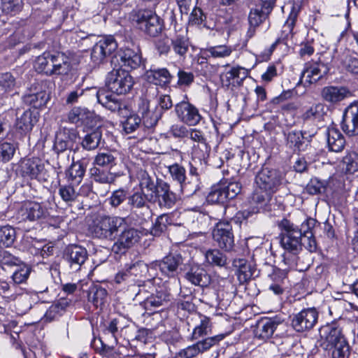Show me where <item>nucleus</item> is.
Masks as SVG:
<instances>
[{"instance_id":"f257e3e1","label":"nucleus","mask_w":358,"mask_h":358,"mask_svg":"<svg viewBox=\"0 0 358 358\" xmlns=\"http://www.w3.org/2000/svg\"><path fill=\"white\" fill-rule=\"evenodd\" d=\"M96 98L98 102L103 107L126 118L122 122L123 130L126 134H131L137 132L138 136H134V137L138 138H143L146 136L138 115L131 114L129 107L117 99L116 96L110 94L105 90H100L96 93Z\"/></svg>"},{"instance_id":"f03ea898","label":"nucleus","mask_w":358,"mask_h":358,"mask_svg":"<svg viewBox=\"0 0 358 358\" xmlns=\"http://www.w3.org/2000/svg\"><path fill=\"white\" fill-rule=\"evenodd\" d=\"M320 336L321 347L325 350H332L335 357H340L341 354L343 355L349 351V345L336 322L321 327Z\"/></svg>"},{"instance_id":"7ed1b4c3","label":"nucleus","mask_w":358,"mask_h":358,"mask_svg":"<svg viewBox=\"0 0 358 358\" xmlns=\"http://www.w3.org/2000/svg\"><path fill=\"white\" fill-rule=\"evenodd\" d=\"M129 19L136 29L150 37L158 36L164 28L163 20L151 9L133 10Z\"/></svg>"},{"instance_id":"20e7f679","label":"nucleus","mask_w":358,"mask_h":358,"mask_svg":"<svg viewBox=\"0 0 358 358\" xmlns=\"http://www.w3.org/2000/svg\"><path fill=\"white\" fill-rule=\"evenodd\" d=\"M125 224L124 218L102 215L97 217L90 227L92 235L100 240L114 241Z\"/></svg>"},{"instance_id":"39448f33","label":"nucleus","mask_w":358,"mask_h":358,"mask_svg":"<svg viewBox=\"0 0 358 358\" xmlns=\"http://www.w3.org/2000/svg\"><path fill=\"white\" fill-rule=\"evenodd\" d=\"M281 229L280 245L287 252H296L302 243L301 233L299 227L287 219H282L278 224Z\"/></svg>"},{"instance_id":"423d86ee","label":"nucleus","mask_w":358,"mask_h":358,"mask_svg":"<svg viewBox=\"0 0 358 358\" xmlns=\"http://www.w3.org/2000/svg\"><path fill=\"white\" fill-rule=\"evenodd\" d=\"M133 85V78L128 71L121 68L113 69L108 73L106 79V85L110 90V94H112L110 92L117 94H126L131 90Z\"/></svg>"},{"instance_id":"0eeeda50","label":"nucleus","mask_w":358,"mask_h":358,"mask_svg":"<svg viewBox=\"0 0 358 358\" xmlns=\"http://www.w3.org/2000/svg\"><path fill=\"white\" fill-rule=\"evenodd\" d=\"M330 55L331 52H326L322 55L323 60L320 59L318 62L306 63L302 72L301 80L312 84L326 75L329 71V66L333 64Z\"/></svg>"},{"instance_id":"6e6552de","label":"nucleus","mask_w":358,"mask_h":358,"mask_svg":"<svg viewBox=\"0 0 358 358\" xmlns=\"http://www.w3.org/2000/svg\"><path fill=\"white\" fill-rule=\"evenodd\" d=\"M141 238V232L131 227H125V224L120 231L114 243L112 251L115 254H124L126 252L137 243Z\"/></svg>"},{"instance_id":"1a4fd4ad","label":"nucleus","mask_w":358,"mask_h":358,"mask_svg":"<svg viewBox=\"0 0 358 358\" xmlns=\"http://www.w3.org/2000/svg\"><path fill=\"white\" fill-rule=\"evenodd\" d=\"M213 240L221 250L231 252L235 246L234 235L231 225L226 222H219L212 232Z\"/></svg>"},{"instance_id":"9d476101","label":"nucleus","mask_w":358,"mask_h":358,"mask_svg":"<svg viewBox=\"0 0 358 358\" xmlns=\"http://www.w3.org/2000/svg\"><path fill=\"white\" fill-rule=\"evenodd\" d=\"M48 215V209L41 203L27 201L22 203L17 213V217L22 222H38Z\"/></svg>"},{"instance_id":"9b49d317","label":"nucleus","mask_w":358,"mask_h":358,"mask_svg":"<svg viewBox=\"0 0 358 358\" xmlns=\"http://www.w3.org/2000/svg\"><path fill=\"white\" fill-rule=\"evenodd\" d=\"M49 84L48 80L34 83L29 90L30 93L23 96L24 102L36 108L44 106L50 99Z\"/></svg>"},{"instance_id":"f8f14e48","label":"nucleus","mask_w":358,"mask_h":358,"mask_svg":"<svg viewBox=\"0 0 358 358\" xmlns=\"http://www.w3.org/2000/svg\"><path fill=\"white\" fill-rule=\"evenodd\" d=\"M282 176L275 169L263 167L257 174L255 182L258 187L275 192L281 185Z\"/></svg>"},{"instance_id":"ddd939ff","label":"nucleus","mask_w":358,"mask_h":358,"mask_svg":"<svg viewBox=\"0 0 358 358\" xmlns=\"http://www.w3.org/2000/svg\"><path fill=\"white\" fill-rule=\"evenodd\" d=\"M276 0H257L255 8H251L248 16L251 27H257L268 18Z\"/></svg>"},{"instance_id":"4468645a","label":"nucleus","mask_w":358,"mask_h":358,"mask_svg":"<svg viewBox=\"0 0 358 358\" xmlns=\"http://www.w3.org/2000/svg\"><path fill=\"white\" fill-rule=\"evenodd\" d=\"M318 313L315 308L303 309L294 314L292 320L293 328L298 332L311 329L317 323Z\"/></svg>"},{"instance_id":"2eb2a0df","label":"nucleus","mask_w":358,"mask_h":358,"mask_svg":"<svg viewBox=\"0 0 358 358\" xmlns=\"http://www.w3.org/2000/svg\"><path fill=\"white\" fill-rule=\"evenodd\" d=\"M249 76V70L241 66L231 67L220 76L222 84L227 89L234 90L241 87Z\"/></svg>"},{"instance_id":"dca6fc26","label":"nucleus","mask_w":358,"mask_h":358,"mask_svg":"<svg viewBox=\"0 0 358 358\" xmlns=\"http://www.w3.org/2000/svg\"><path fill=\"white\" fill-rule=\"evenodd\" d=\"M334 65L339 64L343 69L352 74H358V59L350 55L346 49H334L330 55Z\"/></svg>"},{"instance_id":"f3484780","label":"nucleus","mask_w":358,"mask_h":358,"mask_svg":"<svg viewBox=\"0 0 358 358\" xmlns=\"http://www.w3.org/2000/svg\"><path fill=\"white\" fill-rule=\"evenodd\" d=\"M341 125L347 135H358V101L352 103L345 109Z\"/></svg>"},{"instance_id":"a211bd4d","label":"nucleus","mask_w":358,"mask_h":358,"mask_svg":"<svg viewBox=\"0 0 358 358\" xmlns=\"http://www.w3.org/2000/svg\"><path fill=\"white\" fill-rule=\"evenodd\" d=\"M175 112L178 119L189 126L196 125L201 119L198 109L188 101L176 104Z\"/></svg>"},{"instance_id":"6ab92c4d","label":"nucleus","mask_w":358,"mask_h":358,"mask_svg":"<svg viewBox=\"0 0 358 358\" xmlns=\"http://www.w3.org/2000/svg\"><path fill=\"white\" fill-rule=\"evenodd\" d=\"M153 195V201L157 203L160 208H171L177 201V196L170 189V185L165 181L159 180L158 188Z\"/></svg>"},{"instance_id":"aec40b11","label":"nucleus","mask_w":358,"mask_h":358,"mask_svg":"<svg viewBox=\"0 0 358 358\" xmlns=\"http://www.w3.org/2000/svg\"><path fill=\"white\" fill-rule=\"evenodd\" d=\"M117 48V44L112 36L98 41L93 47L91 58L95 64L101 63L108 55H111Z\"/></svg>"},{"instance_id":"412c9836","label":"nucleus","mask_w":358,"mask_h":358,"mask_svg":"<svg viewBox=\"0 0 358 358\" xmlns=\"http://www.w3.org/2000/svg\"><path fill=\"white\" fill-rule=\"evenodd\" d=\"M20 170L23 177L31 179H39L45 176V165L38 158L24 159L20 165Z\"/></svg>"},{"instance_id":"4be33fe9","label":"nucleus","mask_w":358,"mask_h":358,"mask_svg":"<svg viewBox=\"0 0 358 358\" xmlns=\"http://www.w3.org/2000/svg\"><path fill=\"white\" fill-rule=\"evenodd\" d=\"M77 138L78 134L73 128L61 127L56 134L54 149L59 153L72 148Z\"/></svg>"},{"instance_id":"5701e85b","label":"nucleus","mask_w":358,"mask_h":358,"mask_svg":"<svg viewBox=\"0 0 358 358\" xmlns=\"http://www.w3.org/2000/svg\"><path fill=\"white\" fill-rule=\"evenodd\" d=\"M283 320L279 317L264 318L258 321L255 331V337L262 341L271 338L277 327L282 324Z\"/></svg>"},{"instance_id":"b1692460","label":"nucleus","mask_w":358,"mask_h":358,"mask_svg":"<svg viewBox=\"0 0 358 358\" xmlns=\"http://www.w3.org/2000/svg\"><path fill=\"white\" fill-rule=\"evenodd\" d=\"M87 250L78 245H69L65 250L64 257L71 268L78 271L87 259Z\"/></svg>"},{"instance_id":"393cba45","label":"nucleus","mask_w":358,"mask_h":358,"mask_svg":"<svg viewBox=\"0 0 358 358\" xmlns=\"http://www.w3.org/2000/svg\"><path fill=\"white\" fill-rule=\"evenodd\" d=\"M182 258L178 254H169L156 262V266L168 277H174L178 272V267L182 264Z\"/></svg>"},{"instance_id":"a878e982","label":"nucleus","mask_w":358,"mask_h":358,"mask_svg":"<svg viewBox=\"0 0 358 358\" xmlns=\"http://www.w3.org/2000/svg\"><path fill=\"white\" fill-rule=\"evenodd\" d=\"M187 138L197 143L193 145L192 154L200 159H204L210 151V147L204 138L203 132L196 129L189 128L188 137Z\"/></svg>"},{"instance_id":"bb28decb","label":"nucleus","mask_w":358,"mask_h":358,"mask_svg":"<svg viewBox=\"0 0 358 358\" xmlns=\"http://www.w3.org/2000/svg\"><path fill=\"white\" fill-rule=\"evenodd\" d=\"M233 266L236 268V275L241 284L258 276V271L255 267L246 259H235L233 261Z\"/></svg>"},{"instance_id":"cd10ccee","label":"nucleus","mask_w":358,"mask_h":358,"mask_svg":"<svg viewBox=\"0 0 358 358\" xmlns=\"http://www.w3.org/2000/svg\"><path fill=\"white\" fill-rule=\"evenodd\" d=\"M137 113L141 119L142 127L146 133L148 129L154 127L158 122L159 116L150 110L149 101L147 100L141 99L140 101Z\"/></svg>"},{"instance_id":"c85d7f7f","label":"nucleus","mask_w":358,"mask_h":358,"mask_svg":"<svg viewBox=\"0 0 358 358\" xmlns=\"http://www.w3.org/2000/svg\"><path fill=\"white\" fill-rule=\"evenodd\" d=\"M306 132L292 131L287 134L286 145L294 152L305 151L309 145L310 140L305 136Z\"/></svg>"},{"instance_id":"c756f323","label":"nucleus","mask_w":358,"mask_h":358,"mask_svg":"<svg viewBox=\"0 0 358 358\" xmlns=\"http://www.w3.org/2000/svg\"><path fill=\"white\" fill-rule=\"evenodd\" d=\"M351 95V92L345 87L329 86L322 91V99L331 103L340 102Z\"/></svg>"},{"instance_id":"7c9ffc66","label":"nucleus","mask_w":358,"mask_h":358,"mask_svg":"<svg viewBox=\"0 0 358 358\" xmlns=\"http://www.w3.org/2000/svg\"><path fill=\"white\" fill-rule=\"evenodd\" d=\"M171 296L164 290L160 289L148 296L143 305L146 310H153L159 308L166 307L171 301Z\"/></svg>"},{"instance_id":"2f4dec72","label":"nucleus","mask_w":358,"mask_h":358,"mask_svg":"<svg viewBox=\"0 0 358 358\" xmlns=\"http://www.w3.org/2000/svg\"><path fill=\"white\" fill-rule=\"evenodd\" d=\"M153 195L145 194L144 192L137 191L132 195L128 196V204L131 207L133 213H136V210L143 209L146 211L147 215L150 213L149 206L147 202L153 201Z\"/></svg>"},{"instance_id":"473e14b6","label":"nucleus","mask_w":358,"mask_h":358,"mask_svg":"<svg viewBox=\"0 0 358 358\" xmlns=\"http://www.w3.org/2000/svg\"><path fill=\"white\" fill-rule=\"evenodd\" d=\"M104 141L102 138V129L97 127L87 132L82 138L81 146L83 149L90 151L99 148L101 144L103 145Z\"/></svg>"},{"instance_id":"72a5a7b5","label":"nucleus","mask_w":358,"mask_h":358,"mask_svg":"<svg viewBox=\"0 0 358 358\" xmlns=\"http://www.w3.org/2000/svg\"><path fill=\"white\" fill-rule=\"evenodd\" d=\"M327 144L332 152H341L345 145V140L341 131L335 127H329L327 132Z\"/></svg>"},{"instance_id":"f704fd0d","label":"nucleus","mask_w":358,"mask_h":358,"mask_svg":"<svg viewBox=\"0 0 358 358\" xmlns=\"http://www.w3.org/2000/svg\"><path fill=\"white\" fill-rule=\"evenodd\" d=\"M185 278L194 285L207 287L210 282V277L205 269L195 266L185 274Z\"/></svg>"},{"instance_id":"c9c22d12","label":"nucleus","mask_w":358,"mask_h":358,"mask_svg":"<svg viewBox=\"0 0 358 358\" xmlns=\"http://www.w3.org/2000/svg\"><path fill=\"white\" fill-rule=\"evenodd\" d=\"M146 78L151 83L164 86L171 83L173 76L166 69L162 68L147 71Z\"/></svg>"},{"instance_id":"e433bc0d","label":"nucleus","mask_w":358,"mask_h":358,"mask_svg":"<svg viewBox=\"0 0 358 358\" xmlns=\"http://www.w3.org/2000/svg\"><path fill=\"white\" fill-rule=\"evenodd\" d=\"M138 185L140 192L145 193V194H154L158 188V182H155L154 178L143 170H140L137 173Z\"/></svg>"},{"instance_id":"4c0bfd02","label":"nucleus","mask_w":358,"mask_h":358,"mask_svg":"<svg viewBox=\"0 0 358 358\" xmlns=\"http://www.w3.org/2000/svg\"><path fill=\"white\" fill-rule=\"evenodd\" d=\"M71 69V62L64 54L57 53L54 55L52 68L50 76L67 75Z\"/></svg>"},{"instance_id":"58836bf2","label":"nucleus","mask_w":358,"mask_h":358,"mask_svg":"<svg viewBox=\"0 0 358 358\" xmlns=\"http://www.w3.org/2000/svg\"><path fill=\"white\" fill-rule=\"evenodd\" d=\"M108 292L99 285L92 286L87 293L88 301L96 308L101 307L106 301Z\"/></svg>"},{"instance_id":"ea45409f","label":"nucleus","mask_w":358,"mask_h":358,"mask_svg":"<svg viewBox=\"0 0 358 358\" xmlns=\"http://www.w3.org/2000/svg\"><path fill=\"white\" fill-rule=\"evenodd\" d=\"M85 168L80 162H73L66 171V176L68 182L73 185H78L82 182L85 176Z\"/></svg>"},{"instance_id":"a19ab883","label":"nucleus","mask_w":358,"mask_h":358,"mask_svg":"<svg viewBox=\"0 0 358 358\" xmlns=\"http://www.w3.org/2000/svg\"><path fill=\"white\" fill-rule=\"evenodd\" d=\"M275 192H268L257 186L251 199V203L255 204L257 208H266L269 204Z\"/></svg>"},{"instance_id":"79ce46f5","label":"nucleus","mask_w":358,"mask_h":358,"mask_svg":"<svg viewBox=\"0 0 358 358\" xmlns=\"http://www.w3.org/2000/svg\"><path fill=\"white\" fill-rule=\"evenodd\" d=\"M121 61L125 67L136 69L140 66L142 57L141 54L130 48H126L120 55Z\"/></svg>"},{"instance_id":"37998d69","label":"nucleus","mask_w":358,"mask_h":358,"mask_svg":"<svg viewBox=\"0 0 358 358\" xmlns=\"http://www.w3.org/2000/svg\"><path fill=\"white\" fill-rule=\"evenodd\" d=\"M54 55L50 52H44L38 56L34 64V68L38 73H43L50 76L52 68Z\"/></svg>"},{"instance_id":"c03bdc74","label":"nucleus","mask_w":358,"mask_h":358,"mask_svg":"<svg viewBox=\"0 0 358 358\" xmlns=\"http://www.w3.org/2000/svg\"><path fill=\"white\" fill-rule=\"evenodd\" d=\"M326 114V106L324 104L317 103L312 105L303 114L302 119L304 121H320Z\"/></svg>"},{"instance_id":"a18cd8bd","label":"nucleus","mask_w":358,"mask_h":358,"mask_svg":"<svg viewBox=\"0 0 358 358\" xmlns=\"http://www.w3.org/2000/svg\"><path fill=\"white\" fill-rule=\"evenodd\" d=\"M206 262L210 266L223 267L227 264V256L218 249H208L205 252Z\"/></svg>"},{"instance_id":"49530a36","label":"nucleus","mask_w":358,"mask_h":358,"mask_svg":"<svg viewBox=\"0 0 358 358\" xmlns=\"http://www.w3.org/2000/svg\"><path fill=\"white\" fill-rule=\"evenodd\" d=\"M117 153L111 151L99 152L94 161V164L101 167L111 169L117 164Z\"/></svg>"},{"instance_id":"de8ad7c7","label":"nucleus","mask_w":358,"mask_h":358,"mask_svg":"<svg viewBox=\"0 0 358 358\" xmlns=\"http://www.w3.org/2000/svg\"><path fill=\"white\" fill-rule=\"evenodd\" d=\"M171 45L177 55L185 57L189 50V41L186 36L179 34L171 39Z\"/></svg>"},{"instance_id":"09e8293b","label":"nucleus","mask_w":358,"mask_h":358,"mask_svg":"<svg viewBox=\"0 0 358 358\" xmlns=\"http://www.w3.org/2000/svg\"><path fill=\"white\" fill-rule=\"evenodd\" d=\"M232 53V48L225 45L210 46L203 50V54L214 59H222L227 57Z\"/></svg>"},{"instance_id":"8fccbe9b","label":"nucleus","mask_w":358,"mask_h":358,"mask_svg":"<svg viewBox=\"0 0 358 358\" xmlns=\"http://www.w3.org/2000/svg\"><path fill=\"white\" fill-rule=\"evenodd\" d=\"M75 185L69 182V185H60L59 188V194L62 200L69 206L73 202L78 201L79 197V193L74 189Z\"/></svg>"},{"instance_id":"3c124183","label":"nucleus","mask_w":358,"mask_h":358,"mask_svg":"<svg viewBox=\"0 0 358 358\" xmlns=\"http://www.w3.org/2000/svg\"><path fill=\"white\" fill-rule=\"evenodd\" d=\"M92 179L99 183L111 184L115 180V176L110 171L101 170L96 167L90 169Z\"/></svg>"},{"instance_id":"603ef678","label":"nucleus","mask_w":358,"mask_h":358,"mask_svg":"<svg viewBox=\"0 0 358 358\" xmlns=\"http://www.w3.org/2000/svg\"><path fill=\"white\" fill-rule=\"evenodd\" d=\"M180 191L189 196L195 194L200 189V181L198 176H192L188 180L180 184Z\"/></svg>"},{"instance_id":"864d4df0","label":"nucleus","mask_w":358,"mask_h":358,"mask_svg":"<svg viewBox=\"0 0 358 358\" xmlns=\"http://www.w3.org/2000/svg\"><path fill=\"white\" fill-rule=\"evenodd\" d=\"M15 239V230L10 226L0 227V247H10Z\"/></svg>"},{"instance_id":"5fc2aeb1","label":"nucleus","mask_w":358,"mask_h":358,"mask_svg":"<svg viewBox=\"0 0 358 358\" xmlns=\"http://www.w3.org/2000/svg\"><path fill=\"white\" fill-rule=\"evenodd\" d=\"M16 129L21 133H27L32 129L34 122L31 117V113L26 110L17 119Z\"/></svg>"},{"instance_id":"6e6d98bb","label":"nucleus","mask_w":358,"mask_h":358,"mask_svg":"<svg viewBox=\"0 0 358 358\" xmlns=\"http://www.w3.org/2000/svg\"><path fill=\"white\" fill-rule=\"evenodd\" d=\"M17 145L9 142L0 143V162L7 163L10 162L17 150Z\"/></svg>"},{"instance_id":"4d7b16f0","label":"nucleus","mask_w":358,"mask_h":358,"mask_svg":"<svg viewBox=\"0 0 358 358\" xmlns=\"http://www.w3.org/2000/svg\"><path fill=\"white\" fill-rule=\"evenodd\" d=\"M343 169L350 174L358 171V154L357 152H350L347 153L343 159Z\"/></svg>"},{"instance_id":"13d9d810","label":"nucleus","mask_w":358,"mask_h":358,"mask_svg":"<svg viewBox=\"0 0 358 358\" xmlns=\"http://www.w3.org/2000/svg\"><path fill=\"white\" fill-rule=\"evenodd\" d=\"M171 223L172 220L171 217L168 214H162L157 217L152 229V233L155 236H159L167 229Z\"/></svg>"},{"instance_id":"bf43d9fd","label":"nucleus","mask_w":358,"mask_h":358,"mask_svg":"<svg viewBox=\"0 0 358 358\" xmlns=\"http://www.w3.org/2000/svg\"><path fill=\"white\" fill-rule=\"evenodd\" d=\"M18 266L19 268L15 271L12 275L13 280L15 284H21L26 282L31 271V267L28 265L22 264Z\"/></svg>"},{"instance_id":"052dcab7","label":"nucleus","mask_w":358,"mask_h":358,"mask_svg":"<svg viewBox=\"0 0 358 358\" xmlns=\"http://www.w3.org/2000/svg\"><path fill=\"white\" fill-rule=\"evenodd\" d=\"M208 202L216 203H224L228 199L224 187H214L207 196Z\"/></svg>"},{"instance_id":"680f3d73","label":"nucleus","mask_w":358,"mask_h":358,"mask_svg":"<svg viewBox=\"0 0 358 358\" xmlns=\"http://www.w3.org/2000/svg\"><path fill=\"white\" fill-rule=\"evenodd\" d=\"M224 338V334H219L215 336L206 338L202 341H198L196 345L200 353H203L209 350L212 346L217 344Z\"/></svg>"},{"instance_id":"e2e57ef3","label":"nucleus","mask_w":358,"mask_h":358,"mask_svg":"<svg viewBox=\"0 0 358 358\" xmlns=\"http://www.w3.org/2000/svg\"><path fill=\"white\" fill-rule=\"evenodd\" d=\"M169 172L173 180L178 182L179 184L186 180V170L179 164L175 163L169 166Z\"/></svg>"},{"instance_id":"0e129e2a","label":"nucleus","mask_w":358,"mask_h":358,"mask_svg":"<svg viewBox=\"0 0 358 358\" xmlns=\"http://www.w3.org/2000/svg\"><path fill=\"white\" fill-rule=\"evenodd\" d=\"M16 85L15 78L10 73L0 75V88L1 90L9 92L14 90Z\"/></svg>"},{"instance_id":"69168bd1","label":"nucleus","mask_w":358,"mask_h":358,"mask_svg":"<svg viewBox=\"0 0 358 358\" xmlns=\"http://www.w3.org/2000/svg\"><path fill=\"white\" fill-rule=\"evenodd\" d=\"M22 0H1L2 10L8 14H15L19 12L22 9Z\"/></svg>"},{"instance_id":"338daca9","label":"nucleus","mask_w":358,"mask_h":358,"mask_svg":"<svg viewBox=\"0 0 358 358\" xmlns=\"http://www.w3.org/2000/svg\"><path fill=\"white\" fill-rule=\"evenodd\" d=\"M141 266H144V264L141 262H136L130 265L126 269H123L119 271L115 277V282L120 284L122 282L127 280L131 275H136V273H134V270H136V268Z\"/></svg>"},{"instance_id":"774afa93","label":"nucleus","mask_w":358,"mask_h":358,"mask_svg":"<svg viewBox=\"0 0 358 358\" xmlns=\"http://www.w3.org/2000/svg\"><path fill=\"white\" fill-rule=\"evenodd\" d=\"M128 199L127 191L123 188L113 192L109 198V203L114 208L118 207L126 199Z\"/></svg>"}]
</instances>
